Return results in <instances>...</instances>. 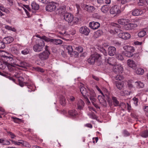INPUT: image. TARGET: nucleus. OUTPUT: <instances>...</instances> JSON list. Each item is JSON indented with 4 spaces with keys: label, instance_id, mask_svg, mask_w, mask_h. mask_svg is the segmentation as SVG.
Here are the masks:
<instances>
[{
    "label": "nucleus",
    "instance_id": "54",
    "mask_svg": "<svg viewBox=\"0 0 148 148\" xmlns=\"http://www.w3.org/2000/svg\"><path fill=\"white\" fill-rule=\"evenodd\" d=\"M96 89L97 90L100 92V93L103 95V96H106L108 98V95H107V94H105V95H104L103 94V92L101 91V89L99 88V87L97 86H96Z\"/></svg>",
    "mask_w": 148,
    "mask_h": 148
},
{
    "label": "nucleus",
    "instance_id": "55",
    "mask_svg": "<svg viewBox=\"0 0 148 148\" xmlns=\"http://www.w3.org/2000/svg\"><path fill=\"white\" fill-rule=\"evenodd\" d=\"M62 99H60V103L62 105V106H64L66 103V100L65 98L64 97H63L62 98Z\"/></svg>",
    "mask_w": 148,
    "mask_h": 148
},
{
    "label": "nucleus",
    "instance_id": "57",
    "mask_svg": "<svg viewBox=\"0 0 148 148\" xmlns=\"http://www.w3.org/2000/svg\"><path fill=\"white\" fill-rule=\"evenodd\" d=\"M41 40L43 39L46 41H50V40L45 36H43L41 37Z\"/></svg>",
    "mask_w": 148,
    "mask_h": 148
},
{
    "label": "nucleus",
    "instance_id": "6",
    "mask_svg": "<svg viewBox=\"0 0 148 148\" xmlns=\"http://www.w3.org/2000/svg\"><path fill=\"white\" fill-rule=\"evenodd\" d=\"M50 53L49 51H44L40 53L38 55L39 58L42 60L47 59L49 58Z\"/></svg>",
    "mask_w": 148,
    "mask_h": 148
},
{
    "label": "nucleus",
    "instance_id": "10",
    "mask_svg": "<svg viewBox=\"0 0 148 148\" xmlns=\"http://www.w3.org/2000/svg\"><path fill=\"white\" fill-rule=\"evenodd\" d=\"M4 58L5 62L7 63V65L8 64H10L12 66H14V65H15V64L16 63L14 62V60L12 57L5 56Z\"/></svg>",
    "mask_w": 148,
    "mask_h": 148
},
{
    "label": "nucleus",
    "instance_id": "9",
    "mask_svg": "<svg viewBox=\"0 0 148 148\" xmlns=\"http://www.w3.org/2000/svg\"><path fill=\"white\" fill-rule=\"evenodd\" d=\"M79 32L83 34L88 36L90 32V30L86 26H82L80 28Z\"/></svg>",
    "mask_w": 148,
    "mask_h": 148
},
{
    "label": "nucleus",
    "instance_id": "62",
    "mask_svg": "<svg viewBox=\"0 0 148 148\" xmlns=\"http://www.w3.org/2000/svg\"><path fill=\"white\" fill-rule=\"evenodd\" d=\"M10 142L7 140H4V141L3 142V145H10Z\"/></svg>",
    "mask_w": 148,
    "mask_h": 148
},
{
    "label": "nucleus",
    "instance_id": "17",
    "mask_svg": "<svg viewBox=\"0 0 148 148\" xmlns=\"http://www.w3.org/2000/svg\"><path fill=\"white\" fill-rule=\"evenodd\" d=\"M116 51V48L114 47L111 46L108 48V54L111 56H113L115 54Z\"/></svg>",
    "mask_w": 148,
    "mask_h": 148
},
{
    "label": "nucleus",
    "instance_id": "36",
    "mask_svg": "<svg viewBox=\"0 0 148 148\" xmlns=\"http://www.w3.org/2000/svg\"><path fill=\"white\" fill-rule=\"evenodd\" d=\"M116 86L118 89L121 90L123 88L124 85L123 83L118 82L116 83Z\"/></svg>",
    "mask_w": 148,
    "mask_h": 148
},
{
    "label": "nucleus",
    "instance_id": "63",
    "mask_svg": "<svg viewBox=\"0 0 148 148\" xmlns=\"http://www.w3.org/2000/svg\"><path fill=\"white\" fill-rule=\"evenodd\" d=\"M41 2L45 4H47L49 2V0H41Z\"/></svg>",
    "mask_w": 148,
    "mask_h": 148
},
{
    "label": "nucleus",
    "instance_id": "33",
    "mask_svg": "<svg viewBox=\"0 0 148 148\" xmlns=\"http://www.w3.org/2000/svg\"><path fill=\"white\" fill-rule=\"evenodd\" d=\"M141 136L144 138H147L148 137V130H145L142 131L140 134Z\"/></svg>",
    "mask_w": 148,
    "mask_h": 148
},
{
    "label": "nucleus",
    "instance_id": "48",
    "mask_svg": "<svg viewBox=\"0 0 148 148\" xmlns=\"http://www.w3.org/2000/svg\"><path fill=\"white\" fill-rule=\"evenodd\" d=\"M0 10L6 13H7L9 12V11L8 9L1 5H0Z\"/></svg>",
    "mask_w": 148,
    "mask_h": 148
},
{
    "label": "nucleus",
    "instance_id": "60",
    "mask_svg": "<svg viewBox=\"0 0 148 148\" xmlns=\"http://www.w3.org/2000/svg\"><path fill=\"white\" fill-rule=\"evenodd\" d=\"M123 134L124 136H129L130 135V134L126 130H124L123 131Z\"/></svg>",
    "mask_w": 148,
    "mask_h": 148
},
{
    "label": "nucleus",
    "instance_id": "56",
    "mask_svg": "<svg viewBox=\"0 0 148 148\" xmlns=\"http://www.w3.org/2000/svg\"><path fill=\"white\" fill-rule=\"evenodd\" d=\"M138 4L139 5H143L146 2V0H139Z\"/></svg>",
    "mask_w": 148,
    "mask_h": 148
},
{
    "label": "nucleus",
    "instance_id": "37",
    "mask_svg": "<svg viewBox=\"0 0 148 148\" xmlns=\"http://www.w3.org/2000/svg\"><path fill=\"white\" fill-rule=\"evenodd\" d=\"M146 34V32L144 30L140 31L138 33V36L140 37H142Z\"/></svg>",
    "mask_w": 148,
    "mask_h": 148
},
{
    "label": "nucleus",
    "instance_id": "30",
    "mask_svg": "<svg viewBox=\"0 0 148 148\" xmlns=\"http://www.w3.org/2000/svg\"><path fill=\"white\" fill-rule=\"evenodd\" d=\"M136 86L138 88H142L144 86V84L143 82L138 81L135 82Z\"/></svg>",
    "mask_w": 148,
    "mask_h": 148
},
{
    "label": "nucleus",
    "instance_id": "46",
    "mask_svg": "<svg viewBox=\"0 0 148 148\" xmlns=\"http://www.w3.org/2000/svg\"><path fill=\"white\" fill-rule=\"evenodd\" d=\"M29 51L27 48H25L21 51V53L23 55H27L29 53Z\"/></svg>",
    "mask_w": 148,
    "mask_h": 148
},
{
    "label": "nucleus",
    "instance_id": "16",
    "mask_svg": "<svg viewBox=\"0 0 148 148\" xmlns=\"http://www.w3.org/2000/svg\"><path fill=\"white\" fill-rule=\"evenodd\" d=\"M143 13V11L140 9H135L132 11V14L134 16L141 15Z\"/></svg>",
    "mask_w": 148,
    "mask_h": 148
},
{
    "label": "nucleus",
    "instance_id": "34",
    "mask_svg": "<svg viewBox=\"0 0 148 148\" xmlns=\"http://www.w3.org/2000/svg\"><path fill=\"white\" fill-rule=\"evenodd\" d=\"M132 51H125L123 53L124 55L128 57H131L133 56V53Z\"/></svg>",
    "mask_w": 148,
    "mask_h": 148
},
{
    "label": "nucleus",
    "instance_id": "18",
    "mask_svg": "<svg viewBox=\"0 0 148 148\" xmlns=\"http://www.w3.org/2000/svg\"><path fill=\"white\" fill-rule=\"evenodd\" d=\"M84 103L82 100L79 99L78 101L77 104V109L79 110H82L84 106Z\"/></svg>",
    "mask_w": 148,
    "mask_h": 148
},
{
    "label": "nucleus",
    "instance_id": "20",
    "mask_svg": "<svg viewBox=\"0 0 148 148\" xmlns=\"http://www.w3.org/2000/svg\"><path fill=\"white\" fill-rule=\"evenodd\" d=\"M14 40L13 38L11 36H8L4 38L3 41L5 43L8 44L12 42Z\"/></svg>",
    "mask_w": 148,
    "mask_h": 148
},
{
    "label": "nucleus",
    "instance_id": "31",
    "mask_svg": "<svg viewBox=\"0 0 148 148\" xmlns=\"http://www.w3.org/2000/svg\"><path fill=\"white\" fill-rule=\"evenodd\" d=\"M7 63L5 62L2 61H0V69H4L6 67Z\"/></svg>",
    "mask_w": 148,
    "mask_h": 148
},
{
    "label": "nucleus",
    "instance_id": "27",
    "mask_svg": "<svg viewBox=\"0 0 148 148\" xmlns=\"http://www.w3.org/2000/svg\"><path fill=\"white\" fill-rule=\"evenodd\" d=\"M32 8L35 10H38L39 9V6L38 4H37L35 1H33L31 4Z\"/></svg>",
    "mask_w": 148,
    "mask_h": 148
},
{
    "label": "nucleus",
    "instance_id": "5",
    "mask_svg": "<svg viewBox=\"0 0 148 148\" xmlns=\"http://www.w3.org/2000/svg\"><path fill=\"white\" fill-rule=\"evenodd\" d=\"M23 47L18 44H16L14 45L11 48V50L12 52L15 54L18 55L20 53V50L23 49Z\"/></svg>",
    "mask_w": 148,
    "mask_h": 148
},
{
    "label": "nucleus",
    "instance_id": "38",
    "mask_svg": "<svg viewBox=\"0 0 148 148\" xmlns=\"http://www.w3.org/2000/svg\"><path fill=\"white\" fill-rule=\"evenodd\" d=\"M5 28L9 30H10L14 32H16V29L14 27H11L10 26L8 25H6L5 26Z\"/></svg>",
    "mask_w": 148,
    "mask_h": 148
},
{
    "label": "nucleus",
    "instance_id": "14",
    "mask_svg": "<svg viewBox=\"0 0 148 148\" xmlns=\"http://www.w3.org/2000/svg\"><path fill=\"white\" fill-rule=\"evenodd\" d=\"M137 24L134 23L126 24L124 26L125 29L127 30H130L134 29L137 27Z\"/></svg>",
    "mask_w": 148,
    "mask_h": 148
},
{
    "label": "nucleus",
    "instance_id": "32",
    "mask_svg": "<svg viewBox=\"0 0 148 148\" xmlns=\"http://www.w3.org/2000/svg\"><path fill=\"white\" fill-rule=\"evenodd\" d=\"M10 141L13 144H14L15 145H22L23 140H18V141H16L14 140H11Z\"/></svg>",
    "mask_w": 148,
    "mask_h": 148
},
{
    "label": "nucleus",
    "instance_id": "15",
    "mask_svg": "<svg viewBox=\"0 0 148 148\" xmlns=\"http://www.w3.org/2000/svg\"><path fill=\"white\" fill-rule=\"evenodd\" d=\"M84 9L88 12H92L94 11L95 8L93 6L86 5L84 7Z\"/></svg>",
    "mask_w": 148,
    "mask_h": 148
},
{
    "label": "nucleus",
    "instance_id": "50",
    "mask_svg": "<svg viewBox=\"0 0 148 148\" xmlns=\"http://www.w3.org/2000/svg\"><path fill=\"white\" fill-rule=\"evenodd\" d=\"M75 49L79 53H81L83 51V48L80 46H79L78 47H76L75 48Z\"/></svg>",
    "mask_w": 148,
    "mask_h": 148
},
{
    "label": "nucleus",
    "instance_id": "47",
    "mask_svg": "<svg viewBox=\"0 0 148 148\" xmlns=\"http://www.w3.org/2000/svg\"><path fill=\"white\" fill-rule=\"evenodd\" d=\"M116 58L120 60H123V58L122 55L120 54H118L116 55Z\"/></svg>",
    "mask_w": 148,
    "mask_h": 148
},
{
    "label": "nucleus",
    "instance_id": "41",
    "mask_svg": "<svg viewBox=\"0 0 148 148\" xmlns=\"http://www.w3.org/2000/svg\"><path fill=\"white\" fill-rule=\"evenodd\" d=\"M119 106L121 107V109L123 111H124L125 110V109L126 107V104L123 102L121 103L120 104H119Z\"/></svg>",
    "mask_w": 148,
    "mask_h": 148
},
{
    "label": "nucleus",
    "instance_id": "35",
    "mask_svg": "<svg viewBox=\"0 0 148 148\" xmlns=\"http://www.w3.org/2000/svg\"><path fill=\"white\" fill-rule=\"evenodd\" d=\"M66 49L68 51L70 55L73 52V49L72 46L68 45L66 47Z\"/></svg>",
    "mask_w": 148,
    "mask_h": 148
},
{
    "label": "nucleus",
    "instance_id": "24",
    "mask_svg": "<svg viewBox=\"0 0 148 148\" xmlns=\"http://www.w3.org/2000/svg\"><path fill=\"white\" fill-rule=\"evenodd\" d=\"M113 105L114 106H119V102L117 100L116 97L112 96V97Z\"/></svg>",
    "mask_w": 148,
    "mask_h": 148
},
{
    "label": "nucleus",
    "instance_id": "64",
    "mask_svg": "<svg viewBox=\"0 0 148 148\" xmlns=\"http://www.w3.org/2000/svg\"><path fill=\"white\" fill-rule=\"evenodd\" d=\"M13 119L14 122L16 123H18V122L20 121L21 120L20 119L16 117H14Z\"/></svg>",
    "mask_w": 148,
    "mask_h": 148
},
{
    "label": "nucleus",
    "instance_id": "23",
    "mask_svg": "<svg viewBox=\"0 0 148 148\" xmlns=\"http://www.w3.org/2000/svg\"><path fill=\"white\" fill-rule=\"evenodd\" d=\"M123 49L125 51H132L134 52L135 49L133 47L125 45L123 47Z\"/></svg>",
    "mask_w": 148,
    "mask_h": 148
},
{
    "label": "nucleus",
    "instance_id": "40",
    "mask_svg": "<svg viewBox=\"0 0 148 148\" xmlns=\"http://www.w3.org/2000/svg\"><path fill=\"white\" fill-rule=\"evenodd\" d=\"M117 75L114 77L115 79L119 80H121L123 78L122 75H121L120 74H117Z\"/></svg>",
    "mask_w": 148,
    "mask_h": 148
},
{
    "label": "nucleus",
    "instance_id": "11",
    "mask_svg": "<svg viewBox=\"0 0 148 148\" xmlns=\"http://www.w3.org/2000/svg\"><path fill=\"white\" fill-rule=\"evenodd\" d=\"M56 8V6L54 3H51L47 5L45 8L46 11L51 12L55 10Z\"/></svg>",
    "mask_w": 148,
    "mask_h": 148
},
{
    "label": "nucleus",
    "instance_id": "44",
    "mask_svg": "<svg viewBox=\"0 0 148 148\" xmlns=\"http://www.w3.org/2000/svg\"><path fill=\"white\" fill-rule=\"evenodd\" d=\"M5 43L3 41L0 40V49H3L5 47Z\"/></svg>",
    "mask_w": 148,
    "mask_h": 148
},
{
    "label": "nucleus",
    "instance_id": "21",
    "mask_svg": "<svg viewBox=\"0 0 148 148\" xmlns=\"http://www.w3.org/2000/svg\"><path fill=\"white\" fill-rule=\"evenodd\" d=\"M127 65L130 67L132 68H135L136 66L135 62L131 59H129L127 60Z\"/></svg>",
    "mask_w": 148,
    "mask_h": 148
},
{
    "label": "nucleus",
    "instance_id": "59",
    "mask_svg": "<svg viewBox=\"0 0 148 148\" xmlns=\"http://www.w3.org/2000/svg\"><path fill=\"white\" fill-rule=\"evenodd\" d=\"M131 1V0H121V3L122 4H124Z\"/></svg>",
    "mask_w": 148,
    "mask_h": 148
},
{
    "label": "nucleus",
    "instance_id": "45",
    "mask_svg": "<svg viewBox=\"0 0 148 148\" xmlns=\"http://www.w3.org/2000/svg\"><path fill=\"white\" fill-rule=\"evenodd\" d=\"M132 80H129L128 81V86L129 88L130 89H131L134 88L132 84Z\"/></svg>",
    "mask_w": 148,
    "mask_h": 148
},
{
    "label": "nucleus",
    "instance_id": "52",
    "mask_svg": "<svg viewBox=\"0 0 148 148\" xmlns=\"http://www.w3.org/2000/svg\"><path fill=\"white\" fill-rule=\"evenodd\" d=\"M100 51L102 53L103 55L105 56H106L107 55V53L106 51L104 48H101L100 49Z\"/></svg>",
    "mask_w": 148,
    "mask_h": 148
},
{
    "label": "nucleus",
    "instance_id": "1",
    "mask_svg": "<svg viewBox=\"0 0 148 148\" xmlns=\"http://www.w3.org/2000/svg\"><path fill=\"white\" fill-rule=\"evenodd\" d=\"M18 80L19 85L23 87L24 85H25L27 86L28 88L31 90H29V92H31L32 91H34V88H35L34 85L31 80L29 79L27 82H23V81L24 80V79L21 77H19Z\"/></svg>",
    "mask_w": 148,
    "mask_h": 148
},
{
    "label": "nucleus",
    "instance_id": "53",
    "mask_svg": "<svg viewBox=\"0 0 148 148\" xmlns=\"http://www.w3.org/2000/svg\"><path fill=\"white\" fill-rule=\"evenodd\" d=\"M7 133L8 135L10 136L11 138H14L16 136L14 134L11 132H8Z\"/></svg>",
    "mask_w": 148,
    "mask_h": 148
},
{
    "label": "nucleus",
    "instance_id": "42",
    "mask_svg": "<svg viewBox=\"0 0 148 148\" xmlns=\"http://www.w3.org/2000/svg\"><path fill=\"white\" fill-rule=\"evenodd\" d=\"M69 115L72 116H74L76 115L75 111L74 110H70L68 112Z\"/></svg>",
    "mask_w": 148,
    "mask_h": 148
},
{
    "label": "nucleus",
    "instance_id": "58",
    "mask_svg": "<svg viewBox=\"0 0 148 148\" xmlns=\"http://www.w3.org/2000/svg\"><path fill=\"white\" fill-rule=\"evenodd\" d=\"M95 97L90 96L89 97V98L91 101L92 103L93 104H94V102L95 101L96 99L95 98Z\"/></svg>",
    "mask_w": 148,
    "mask_h": 148
},
{
    "label": "nucleus",
    "instance_id": "43",
    "mask_svg": "<svg viewBox=\"0 0 148 148\" xmlns=\"http://www.w3.org/2000/svg\"><path fill=\"white\" fill-rule=\"evenodd\" d=\"M132 100L134 101V103L135 105V106H138V99L134 97L132 99Z\"/></svg>",
    "mask_w": 148,
    "mask_h": 148
},
{
    "label": "nucleus",
    "instance_id": "61",
    "mask_svg": "<svg viewBox=\"0 0 148 148\" xmlns=\"http://www.w3.org/2000/svg\"><path fill=\"white\" fill-rule=\"evenodd\" d=\"M127 110L129 112H130V110L131 109V105L129 104L128 103H127Z\"/></svg>",
    "mask_w": 148,
    "mask_h": 148
},
{
    "label": "nucleus",
    "instance_id": "49",
    "mask_svg": "<svg viewBox=\"0 0 148 148\" xmlns=\"http://www.w3.org/2000/svg\"><path fill=\"white\" fill-rule=\"evenodd\" d=\"M89 95H87L89 97L90 96L92 97H95L96 96V94L95 93V92L93 90L90 91L89 93Z\"/></svg>",
    "mask_w": 148,
    "mask_h": 148
},
{
    "label": "nucleus",
    "instance_id": "51",
    "mask_svg": "<svg viewBox=\"0 0 148 148\" xmlns=\"http://www.w3.org/2000/svg\"><path fill=\"white\" fill-rule=\"evenodd\" d=\"M23 142L22 145L27 147H30V145L27 142L23 140Z\"/></svg>",
    "mask_w": 148,
    "mask_h": 148
},
{
    "label": "nucleus",
    "instance_id": "8",
    "mask_svg": "<svg viewBox=\"0 0 148 148\" xmlns=\"http://www.w3.org/2000/svg\"><path fill=\"white\" fill-rule=\"evenodd\" d=\"M65 20L68 23H71L73 20L74 17L73 15L71 13H66L64 15Z\"/></svg>",
    "mask_w": 148,
    "mask_h": 148
},
{
    "label": "nucleus",
    "instance_id": "29",
    "mask_svg": "<svg viewBox=\"0 0 148 148\" xmlns=\"http://www.w3.org/2000/svg\"><path fill=\"white\" fill-rule=\"evenodd\" d=\"M102 34V31L101 30H99L95 32L94 34V37L97 38L100 36Z\"/></svg>",
    "mask_w": 148,
    "mask_h": 148
},
{
    "label": "nucleus",
    "instance_id": "28",
    "mask_svg": "<svg viewBox=\"0 0 148 148\" xmlns=\"http://www.w3.org/2000/svg\"><path fill=\"white\" fill-rule=\"evenodd\" d=\"M80 91L83 96L86 97H87V95H88V94L86 89L84 87H81L80 88Z\"/></svg>",
    "mask_w": 148,
    "mask_h": 148
},
{
    "label": "nucleus",
    "instance_id": "22",
    "mask_svg": "<svg viewBox=\"0 0 148 148\" xmlns=\"http://www.w3.org/2000/svg\"><path fill=\"white\" fill-rule=\"evenodd\" d=\"M129 22L130 20L126 19H120L118 21V22L119 24L121 25H124L126 24L129 23Z\"/></svg>",
    "mask_w": 148,
    "mask_h": 148
},
{
    "label": "nucleus",
    "instance_id": "2",
    "mask_svg": "<svg viewBox=\"0 0 148 148\" xmlns=\"http://www.w3.org/2000/svg\"><path fill=\"white\" fill-rule=\"evenodd\" d=\"M45 45L44 41L42 40H40L38 44L35 45L33 46V50L36 52H40L42 50Z\"/></svg>",
    "mask_w": 148,
    "mask_h": 148
},
{
    "label": "nucleus",
    "instance_id": "19",
    "mask_svg": "<svg viewBox=\"0 0 148 148\" xmlns=\"http://www.w3.org/2000/svg\"><path fill=\"white\" fill-rule=\"evenodd\" d=\"M15 64L16 65L24 68H26L27 66H28L29 65L28 63L24 61H22L21 62H20L17 63H16Z\"/></svg>",
    "mask_w": 148,
    "mask_h": 148
},
{
    "label": "nucleus",
    "instance_id": "26",
    "mask_svg": "<svg viewBox=\"0 0 148 148\" xmlns=\"http://www.w3.org/2000/svg\"><path fill=\"white\" fill-rule=\"evenodd\" d=\"M101 12L104 14H106L109 10V6L108 5H103L101 9Z\"/></svg>",
    "mask_w": 148,
    "mask_h": 148
},
{
    "label": "nucleus",
    "instance_id": "25",
    "mask_svg": "<svg viewBox=\"0 0 148 148\" xmlns=\"http://www.w3.org/2000/svg\"><path fill=\"white\" fill-rule=\"evenodd\" d=\"M50 41L52 43L56 45H60L62 43V41L60 39H51Z\"/></svg>",
    "mask_w": 148,
    "mask_h": 148
},
{
    "label": "nucleus",
    "instance_id": "12",
    "mask_svg": "<svg viewBox=\"0 0 148 148\" xmlns=\"http://www.w3.org/2000/svg\"><path fill=\"white\" fill-rule=\"evenodd\" d=\"M118 36L119 38L126 40L130 38V35L127 32H121L119 34Z\"/></svg>",
    "mask_w": 148,
    "mask_h": 148
},
{
    "label": "nucleus",
    "instance_id": "39",
    "mask_svg": "<svg viewBox=\"0 0 148 148\" xmlns=\"http://www.w3.org/2000/svg\"><path fill=\"white\" fill-rule=\"evenodd\" d=\"M144 72V70L140 68H138L136 71L137 74L139 75L143 74Z\"/></svg>",
    "mask_w": 148,
    "mask_h": 148
},
{
    "label": "nucleus",
    "instance_id": "13",
    "mask_svg": "<svg viewBox=\"0 0 148 148\" xmlns=\"http://www.w3.org/2000/svg\"><path fill=\"white\" fill-rule=\"evenodd\" d=\"M89 26L93 29H96L100 26V24L98 22L93 21L89 23Z\"/></svg>",
    "mask_w": 148,
    "mask_h": 148
},
{
    "label": "nucleus",
    "instance_id": "3",
    "mask_svg": "<svg viewBox=\"0 0 148 148\" xmlns=\"http://www.w3.org/2000/svg\"><path fill=\"white\" fill-rule=\"evenodd\" d=\"M110 12L111 14L116 16L121 13V10H120L119 6L114 5L111 8Z\"/></svg>",
    "mask_w": 148,
    "mask_h": 148
},
{
    "label": "nucleus",
    "instance_id": "7",
    "mask_svg": "<svg viewBox=\"0 0 148 148\" xmlns=\"http://www.w3.org/2000/svg\"><path fill=\"white\" fill-rule=\"evenodd\" d=\"M113 71L116 74H120L123 71V68L121 65L114 66L113 68Z\"/></svg>",
    "mask_w": 148,
    "mask_h": 148
},
{
    "label": "nucleus",
    "instance_id": "4",
    "mask_svg": "<svg viewBox=\"0 0 148 148\" xmlns=\"http://www.w3.org/2000/svg\"><path fill=\"white\" fill-rule=\"evenodd\" d=\"M101 57L99 54L95 53L91 55L89 58L88 59V62L90 64H94L96 60H97Z\"/></svg>",
    "mask_w": 148,
    "mask_h": 148
}]
</instances>
